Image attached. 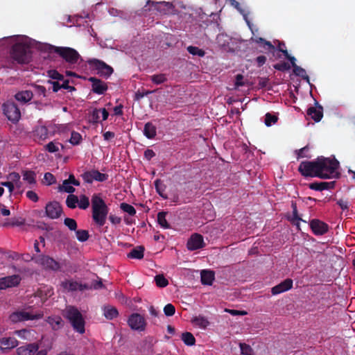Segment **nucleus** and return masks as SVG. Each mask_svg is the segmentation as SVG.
I'll return each instance as SVG.
<instances>
[{
    "label": "nucleus",
    "mask_w": 355,
    "mask_h": 355,
    "mask_svg": "<svg viewBox=\"0 0 355 355\" xmlns=\"http://www.w3.org/2000/svg\"><path fill=\"white\" fill-rule=\"evenodd\" d=\"M338 164L335 159L321 157L315 162H302L299 171L304 176L327 179L336 176Z\"/></svg>",
    "instance_id": "obj_1"
},
{
    "label": "nucleus",
    "mask_w": 355,
    "mask_h": 355,
    "mask_svg": "<svg viewBox=\"0 0 355 355\" xmlns=\"http://www.w3.org/2000/svg\"><path fill=\"white\" fill-rule=\"evenodd\" d=\"M63 316L67 318L71 324L73 329L78 333L83 334L85 333V322L81 313L78 309L73 306H67L62 311Z\"/></svg>",
    "instance_id": "obj_2"
},
{
    "label": "nucleus",
    "mask_w": 355,
    "mask_h": 355,
    "mask_svg": "<svg viewBox=\"0 0 355 355\" xmlns=\"http://www.w3.org/2000/svg\"><path fill=\"white\" fill-rule=\"evenodd\" d=\"M92 205L93 219L100 226L103 225L108 213L106 205L103 199L96 195L92 197Z\"/></svg>",
    "instance_id": "obj_3"
},
{
    "label": "nucleus",
    "mask_w": 355,
    "mask_h": 355,
    "mask_svg": "<svg viewBox=\"0 0 355 355\" xmlns=\"http://www.w3.org/2000/svg\"><path fill=\"white\" fill-rule=\"evenodd\" d=\"M30 307L23 309V310H18V311L12 312L9 315V318H8L9 320L12 323H17V322L26 321V320H38L43 317L44 313L40 311L36 313H33L28 311V309Z\"/></svg>",
    "instance_id": "obj_4"
},
{
    "label": "nucleus",
    "mask_w": 355,
    "mask_h": 355,
    "mask_svg": "<svg viewBox=\"0 0 355 355\" xmlns=\"http://www.w3.org/2000/svg\"><path fill=\"white\" fill-rule=\"evenodd\" d=\"M11 55L12 58L19 63L28 62L30 60L29 46L17 43L13 46Z\"/></svg>",
    "instance_id": "obj_5"
},
{
    "label": "nucleus",
    "mask_w": 355,
    "mask_h": 355,
    "mask_svg": "<svg viewBox=\"0 0 355 355\" xmlns=\"http://www.w3.org/2000/svg\"><path fill=\"white\" fill-rule=\"evenodd\" d=\"M48 49L50 51H53L58 53L67 62L71 63V64L76 63L80 57L78 52L71 48L57 47V46H54L52 45H49Z\"/></svg>",
    "instance_id": "obj_6"
},
{
    "label": "nucleus",
    "mask_w": 355,
    "mask_h": 355,
    "mask_svg": "<svg viewBox=\"0 0 355 355\" xmlns=\"http://www.w3.org/2000/svg\"><path fill=\"white\" fill-rule=\"evenodd\" d=\"M4 114L8 120L17 122L21 117V112L16 104L12 101H7L3 105Z\"/></svg>",
    "instance_id": "obj_7"
},
{
    "label": "nucleus",
    "mask_w": 355,
    "mask_h": 355,
    "mask_svg": "<svg viewBox=\"0 0 355 355\" xmlns=\"http://www.w3.org/2000/svg\"><path fill=\"white\" fill-rule=\"evenodd\" d=\"M128 322L130 328L134 330L144 331L146 329V322L145 318L139 313L132 314Z\"/></svg>",
    "instance_id": "obj_8"
},
{
    "label": "nucleus",
    "mask_w": 355,
    "mask_h": 355,
    "mask_svg": "<svg viewBox=\"0 0 355 355\" xmlns=\"http://www.w3.org/2000/svg\"><path fill=\"white\" fill-rule=\"evenodd\" d=\"M36 262L46 270H58L60 268L58 262L53 258L46 255H40L37 257L36 258Z\"/></svg>",
    "instance_id": "obj_9"
},
{
    "label": "nucleus",
    "mask_w": 355,
    "mask_h": 355,
    "mask_svg": "<svg viewBox=\"0 0 355 355\" xmlns=\"http://www.w3.org/2000/svg\"><path fill=\"white\" fill-rule=\"evenodd\" d=\"M17 355H46V352L44 350L38 351L37 345L30 344L17 348Z\"/></svg>",
    "instance_id": "obj_10"
},
{
    "label": "nucleus",
    "mask_w": 355,
    "mask_h": 355,
    "mask_svg": "<svg viewBox=\"0 0 355 355\" xmlns=\"http://www.w3.org/2000/svg\"><path fill=\"white\" fill-rule=\"evenodd\" d=\"M20 282L21 277L17 275L0 278V290L17 286Z\"/></svg>",
    "instance_id": "obj_11"
},
{
    "label": "nucleus",
    "mask_w": 355,
    "mask_h": 355,
    "mask_svg": "<svg viewBox=\"0 0 355 355\" xmlns=\"http://www.w3.org/2000/svg\"><path fill=\"white\" fill-rule=\"evenodd\" d=\"M46 214L51 219H55L60 216L62 210L60 204L57 202H51L46 205Z\"/></svg>",
    "instance_id": "obj_12"
},
{
    "label": "nucleus",
    "mask_w": 355,
    "mask_h": 355,
    "mask_svg": "<svg viewBox=\"0 0 355 355\" xmlns=\"http://www.w3.org/2000/svg\"><path fill=\"white\" fill-rule=\"evenodd\" d=\"M189 250H196L202 248L205 245L203 237L199 234H193L191 236L187 243Z\"/></svg>",
    "instance_id": "obj_13"
},
{
    "label": "nucleus",
    "mask_w": 355,
    "mask_h": 355,
    "mask_svg": "<svg viewBox=\"0 0 355 355\" xmlns=\"http://www.w3.org/2000/svg\"><path fill=\"white\" fill-rule=\"evenodd\" d=\"M91 63L94 64V66L98 70V73L101 76L107 77L110 76L113 72V69L103 62L98 60H94L91 61Z\"/></svg>",
    "instance_id": "obj_14"
},
{
    "label": "nucleus",
    "mask_w": 355,
    "mask_h": 355,
    "mask_svg": "<svg viewBox=\"0 0 355 355\" xmlns=\"http://www.w3.org/2000/svg\"><path fill=\"white\" fill-rule=\"evenodd\" d=\"M83 178L87 182L90 183L94 180L103 182L107 179V175L106 174L101 173L98 171H91L85 173L83 175Z\"/></svg>",
    "instance_id": "obj_15"
},
{
    "label": "nucleus",
    "mask_w": 355,
    "mask_h": 355,
    "mask_svg": "<svg viewBox=\"0 0 355 355\" xmlns=\"http://www.w3.org/2000/svg\"><path fill=\"white\" fill-rule=\"evenodd\" d=\"M61 286L67 291H83L89 288L87 284H81L70 280L62 282Z\"/></svg>",
    "instance_id": "obj_16"
},
{
    "label": "nucleus",
    "mask_w": 355,
    "mask_h": 355,
    "mask_svg": "<svg viewBox=\"0 0 355 355\" xmlns=\"http://www.w3.org/2000/svg\"><path fill=\"white\" fill-rule=\"evenodd\" d=\"M293 286V281L291 279H286L278 285L274 286L271 292L272 295H277L284 291L290 290Z\"/></svg>",
    "instance_id": "obj_17"
},
{
    "label": "nucleus",
    "mask_w": 355,
    "mask_h": 355,
    "mask_svg": "<svg viewBox=\"0 0 355 355\" xmlns=\"http://www.w3.org/2000/svg\"><path fill=\"white\" fill-rule=\"evenodd\" d=\"M310 226L315 234L322 235L327 231V225L319 220H313Z\"/></svg>",
    "instance_id": "obj_18"
},
{
    "label": "nucleus",
    "mask_w": 355,
    "mask_h": 355,
    "mask_svg": "<svg viewBox=\"0 0 355 355\" xmlns=\"http://www.w3.org/2000/svg\"><path fill=\"white\" fill-rule=\"evenodd\" d=\"M89 80L92 83V90L94 93L101 94L107 89L106 83L96 78H90Z\"/></svg>",
    "instance_id": "obj_19"
},
{
    "label": "nucleus",
    "mask_w": 355,
    "mask_h": 355,
    "mask_svg": "<svg viewBox=\"0 0 355 355\" xmlns=\"http://www.w3.org/2000/svg\"><path fill=\"white\" fill-rule=\"evenodd\" d=\"M18 345L17 340L14 338H3L0 339V350L12 349Z\"/></svg>",
    "instance_id": "obj_20"
},
{
    "label": "nucleus",
    "mask_w": 355,
    "mask_h": 355,
    "mask_svg": "<svg viewBox=\"0 0 355 355\" xmlns=\"http://www.w3.org/2000/svg\"><path fill=\"white\" fill-rule=\"evenodd\" d=\"M307 114L315 121H320L322 117V107L321 106L311 107L307 110Z\"/></svg>",
    "instance_id": "obj_21"
},
{
    "label": "nucleus",
    "mask_w": 355,
    "mask_h": 355,
    "mask_svg": "<svg viewBox=\"0 0 355 355\" xmlns=\"http://www.w3.org/2000/svg\"><path fill=\"white\" fill-rule=\"evenodd\" d=\"M173 5L170 2L163 1L155 3L156 10L163 14L169 13L173 9Z\"/></svg>",
    "instance_id": "obj_22"
},
{
    "label": "nucleus",
    "mask_w": 355,
    "mask_h": 355,
    "mask_svg": "<svg viewBox=\"0 0 355 355\" xmlns=\"http://www.w3.org/2000/svg\"><path fill=\"white\" fill-rule=\"evenodd\" d=\"M33 96L32 92L26 90L17 93L15 97L18 101L26 103L32 99Z\"/></svg>",
    "instance_id": "obj_23"
},
{
    "label": "nucleus",
    "mask_w": 355,
    "mask_h": 355,
    "mask_svg": "<svg viewBox=\"0 0 355 355\" xmlns=\"http://www.w3.org/2000/svg\"><path fill=\"white\" fill-rule=\"evenodd\" d=\"M214 279V273L211 270H202L201 282L203 284L211 285Z\"/></svg>",
    "instance_id": "obj_24"
},
{
    "label": "nucleus",
    "mask_w": 355,
    "mask_h": 355,
    "mask_svg": "<svg viewBox=\"0 0 355 355\" xmlns=\"http://www.w3.org/2000/svg\"><path fill=\"white\" fill-rule=\"evenodd\" d=\"M46 322L51 326L54 330H58L62 327V320L60 316L49 317Z\"/></svg>",
    "instance_id": "obj_25"
},
{
    "label": "nucleus",
    "mask_w": 355,
    "mask_h": 355,
    "mask_svg": "<svg viewBox=\"0 0 355 355\" xmlns=\"http://www.w3.org/2000/svg\"><path fill=\"white\" fill-rule=\"evenodd\" d=\"M103 314L107 319L112 320L117 317L119 313L116 308L107 306L103 309Z\"/></svg>",
    "instance_id": "obj_26"
},
{
    "label": "nucleus",
    "mask_w": 355,
    "mask_h": 355,
    "mask_svg": "<svg viewBox=\"0 0 355 355\" xmlns=\"http://www.w3.org/2000/svg\"><path fill=\"white\" fill-rule=\"evenodd\" d=\"M333 185V182H315L310 184L309 188L313 190L322 191L331 188Z\"/></svg>",
    "instance_id": "obj_27"
},
{
    "label": "nucleus",
    "mask_w": 355,
    "mask_h": 355,
    "mask_svg": "<svg viewBox=\"0 0 355 355\" xmlns=\"http://www.w3.org/2000/svg\"><path fill=\"white\" fill-rule=\"evenodd\" d=\"M144 133L148 139L154 138L156 135V128L151 123H146L144 126Z\"/></svg>",
    "instance_id": "obj_28"
},
{
    "label": "nucleus",
    "mask_w": 355,
    "mask_h": 355,
    "mask_svg": "<svg viewBox=\"0 0 355 355\" xmlns=\"http://www.w3.org/2000/svg\"><path fill=\"white\" fill-rule=\"evenodd\" d=\"M144 248L141 246H139L135 249H133L129 254L128 257L135 258V259H141L144 257Z\"/></svg>",
    "instance_id": "obj_29"
},
{
    "label": "nucleus",
    "mask_w": 355,
    "mask_h": 355,
    "mask_svg": "<svg viewBox=\"0 0 355 355\" xmlns=\"http://www.w3.org/2000/svg\"><path fill=\"white\" fill-rule=\"evenodd\" d=\"M182 340L187 345H193L196 339L192 334L189 332H184L182 334Z\"/></svg>",
    "instance_id": "obj_30"
},
{
    "label": "nucleus",
    "mask_w": 355,
    "mask_h": 355,
    "mask_svg": "<svg viewBox=\"0 0 355 355\" xmlns=\"http://www.w3.org/2000/svg\"><path fill=\"white\" fill-rule=\"evenodd\" d=\"M192 322L201 328L205 329L209 325L208 320L203 317H196L192 320Z\"/></svg>",
    "instance_id": "obj_31"
},
{
    "label": "nucleus",
    "mask_w": 355,
    "mask_h": 355,
    "mask_svg": "<svg viewBox=\"0 0 355 355\" xmlns=\"http://www.w3.org/2000/svg\"><path fill=\"white\" fill-rule=\"evenodd\" d=\"M150 80L156 85L165 83L167 80L166 75L164 73L156 74L150 76Z\"/></svg>",
    "instance_id": "obj_32"
},
{
    "label": "nucleus",
    "mask_w": 355,
    "mask_h": 355,
    "mask_svg": "<svg viewBox=\"0 0 355 355\" xmlns=\"http://www.w3.org/2000/svg\"><path fill=\"white\" fill-rule=\"evenodd\" d=\"M166 213L164 212V211L158 213L157 220H158L159 224L162 227L167 229V228H169V225L166 220Z\"/></svg>",
    "instance_id": "obj_33"
},
{
    "label": "nucleus",
    "mask_w": 355,
    "mask_h": 355,
    "mask_svg": "<svg viewBox=\"0 0 355 355\" xmlns=\"http://www.w3.org/2000/svg\"><path fill=\"white\" fill-rule=\"evenodd\" d=\"M239 346L243 355H255L254 350L249 345L240 343Z\"/></svg>",
    "instance_id": "obj_34"
},
{
    "label": "nucleus",
    "mask_w": 355,
    "mask_h": 355,
    "mask_svg": "<svg viewBox=\"0 0 355 355\" xmlns=\"http://www.w3.org/2000/svg\"><path fill=\"white\" fill-rule=\"evenodd\" d=\"M155 280L157 286L165 287L168 284V280L164 277L163 275H156Z\"/></svg>",
    "instance_id": "obj_35"
},
{
    "label": "nucleus",
    "mask_w": 355,
    "mask_h": 355,
    "mask_svg": "<svg viewBox=\"0 0 355 355\" xmlns=\"http://www.w3.org/2000/svg\"><path fill=\"white\" fill-rule=\"evenodd\" d=\"M78 202V197L72 194L69 195L66 200L67 205L70 208H75Z\"/></svg>",
    "instance_id": "obj_36"
},
{
    "label": "nucleus",
    "mask_w": 355,
    "mask_h": 355,
    "mask_svg": "<svg viewBox=\"0 0 355 355\" xmlns=\"http://www.w3.org/2000/svg\"><path fill=\"white\" fill-rule=\"evenodd\" d=\"M187 51L193 55H198L200 57L205 55V51L196 46H189L187 47Z\"/></svg>",
    "instance_id": "obj_37"
},
{
    "label": "nucleus",
    "mask_w": 355,
    "mask_h": 355,
    "mask_svg": "<svg viewBox=\"0 0 355 355\" xmlns=\"http://www.w3.org/2000/svg\"><path fill=\"white\" fill-rule=\"evenodd\" d=\"M120 207L123 211L129 214L130 216H134L136 214L135 209L130 205L121 203Z\"/></svg>",
    "instance_id": "obj_38"
},
{
    "label": "nucleus",
    "mask_w": 355,
    "mask_h": 355,
    "mask_svg": "<svg viewBox=\"0 0 355 355\" xmlns=\"http://www.w3.org/2000/svg\"><path fill=\"white\" fill-rule=\"evenodd\" d=\"M9 182H12L14 185H16L17 187H20V176L17 173H11L8 175Z\"/></svg>",
    "instance_id": "obj_39"
},
{
    "label": "nucleus",
    "mask_w": 355,
    "mask_h": 355,
    "mask_svg": "<svg viewBox=\"0 0 355 355\" xmlns=\"http://www.w3.org/2000/svg\"><path fill=\"white\" fill-rule=\"evenodd\" d=\"M77 239L79 241L84 242L89 238V233L86 230H78L76 232Z\"/></svg>",
    "instance_id": "obj_40"
},
{
    "label": "nucleus",
    "mask_w": 355,
    "mask_h": 355,
    "mask_svg": "<svg viewBox=\"0 0 355 355\" xmlns=\"http://www.w3.org/2000/svg\"><path fill=\"white\" fill-rule=\"evenodd\" d=\"M64 225L71 231L76 230L77 223L73 218H66L64 220Z\"/></svg>",
    "instance_id": "obj_41"
},
{
    "label": "nucleus",
    "mask_w": 355,
    "mask_h": 355,
    "mask_svg": "<svg viewBox=\"0 0 355 355\" xmlns=\"http://www.w3.org/2000/svg\"><path fill=\"white\" fill-rule=\"evenodd\" d=\"M60 189L67 193H73L75 191V189L71 185L69 180H64L62 185L60 187Z\"/></svg>",
    "instance_id": "obj_42"
},
{
    "label": "nucleus",
    "mask_w": 355,
    "mask_h": 355,
    "mask_svg": "<svg viewBox=\"0 0 355 355\" xmlns=\"http://www.w3.org/2000/svg\"><path fill=\"white\" fill-rule=\"evenodd\" d=\"M59 146L62 148V145L59 143L49 142L46 145V149L50 153H55L59 150Z\"/></svg>",
    "instance_id": "obj_43"
},
{
    "label": "nucleus",
    "mask_w": 355,
    "mask_h": 355,
    "mask_svg": "<svg viewBox=\"0 0 355 355\" xmlns=\"http://www.w3.org/2000/svg\"><path fill=\"white\" fill-rule=\"evenodd\" d=\"M24 180L30 184L35 183V173L31 171H25L23 173Z\"/></svg>",
    "instance_id": "obj_44"
},
{
    "label": "nucleus",
    "mask_w": 355,
    "mask_h": 355,
    "mask_svg": "<svg viewBox=\"0 0 355 355\" xmlns=\"http://www.w3.org/2000/svg\"><path fill=\"white\" fill-rule=\"evenodd\" d=\"M293 71L297 76H301L309 80V77L306 75L305 70L302 67L297 65H295V67H293Z\"/></svg>",
    "instance_id": "obj_45"
},
{
    "label": "nucleus",
    "mask_w": 355,
    "mask_h": 355,
    "mask_svg": "<svg viewBox=\"0 0 355 355\" xmlns=\"http://www.w3.org/2000/svg\"><path fill=\"white\" fill-rule=\"evenodd\" d=\"M78 203L79 207L83 209H87L89 205V199L85 196H82Z\"/></svg>",
    "instance_id": "obj_46"
},
{
    "label": "nucleus",
    "mask_w": 355,
    "mask_h": 355,
    "mask_svg": "<svg viewBox=\"0 0 355 355\" xmlns=\"http://www.w3.org/2000/svg\"><path fill=\"white\" fill-rule=\"evenodd\" d=\"M164 312L166 316H172L175 312V306L171 304H168L164 306Z\"/></svg>",
    "instance_id": "obj_47"
},
{
    "label": "nucleus",
    "mask_w": 355,
    "mask_h": 355,
    "mask_svg": "<svg viewBox=\"0 0 355 355\" xmlns=\"http://www.w3.org/2000/svg\"><path fill=\"white\" fill-rule=\"evenodd\" d=\"M55 182V177L50 173H46L44 177V183L46 185H51Z\"/></svg>",
    "instance_id": "obj_48"
},
{
    "label": "nucleus",
    "mask_w": 355,
    "mask_h": 355,
    "mask_svg": "<svg viewBox=\"0 0 355 355\" xmlns=\"http://www.w3.org/2000/svg\"><path fill=\"white\" fill-rule=\"evenodd\" d=\"M277 121V117L276 116H272L270 113L266 114L265 119V123L267 126L271 125L272 123H276Z\"/></svg>",
    "instance_id": "obj_49"
},
{
    "label": "nucleus",
    "mask_w": 355,
    "mask_h": 355,
    "mask_svg": "<svg viewBox=\"0 0 355 355\" xmlns=\"http://www.w3.org/2000/svg\"><path fill=\"white\" fill-rule=\"evenodd\" d=\"M245 84L246 82L244 80V77L241 74L236 75L234 83L235 88H238L239 87L241 86H244L245 85Z\"/></svg>",
    "instance_id": "obj_50"
},
{
    "label": "nucleus",
    "mask_w": 355,
    "mask_h": 355,
    "mask_svg": "<svg viewBox=\"0 0 355 355\" xmlns=\"http://www.w3.org/2000/svg\"><path fill=\"white\" fill-rule=\"evenodd\" d=\"M252 40H253L256 43H262L263 46H267L268 47V49H274L273 45L270 42L266 41L264 39H263L261 37H257V38L252 37Z\"/></svg>",
    "instance_id": "obj_51"
},
{
    "label": "nucleus",
    "mask_w": 355,
    "mask_h": 355,
    "mask_svg": "<svg viewBox=\"0 0 355 355\" xmlns=\"http://www.w3.org/2000/svg\"><path fill=\"white\" fill-rule=\"evenodd\" d=\"M155 189H156L157 191L158 192V193L160 196L164 197L163 192L164 191L165 187L162 184V181L160 180H157L155 182Z\"/></svg>",
    "instance_id": "obj_52"
},
{
    "label": "nucleus",
    "mask_w": 355,
    "mask_h": 355,
    "mask_svg": "<svg viewBox=\"0 0 355 355\" xmlns=\"http://www.w3.org/2000/svg\"><path fill=\"white\" fill-rule=\"evenodd\" d=\"M81 139V136L79 133L73 132L70 138V142L72 144H78Z\"/></svg>",
    "instance_id": "obj_53"
},
{
    "label": "nucleus",
    "mask_w": 355,
    "mask_h": 355,
    "mask_svg": "<svg viewBox=\"0 0 355 355\" xmlns=\"http://www.w3.org/2000/svg\"><path fill=\"white\" fill-rule=\"evenodd\" d=\"M48 75L53 79L62 80L63 78V76L55 70L48 71Z\"/></svg>",
    "instance_id": "obj_54"
},
{
    "label": "nucleus",
    "mask_w": 355,
    "mask_h": 355,
    "mask_svg": "<svg viewBox=\"0 0 355 355\" xmlns=\"http://www.w3.org/2000/svg\"><path fill=\"white\" fill-rule=\"evenodd\" d=\"M26 196L28 198L31 200L33 202H37L39 199L37 193L33 191H28L26 192Z\"/></svg>",
    "instance_id": "obj_55"
},
{
    "label": "nucleus",
    "mask_w": 355,
    "mask_h": 355,
    "mask_svg": "<svg viewBox=\"0 0 355 355\" xmlns=\"http://www.w3.org/2000/svg\"><path fill=\"white\" fill-rule=\"evenodd\" d=\"M225 311L230 313L232 315H245L247 314V312L245 311H238L233 309H226Z\"/></svg>",
    "instance_id": "obj_56"
},
{
    "label": "nucleus",
    "mask_w": 355,
    "mask_h": 355,
    "mask_svg": "<svg viewBox=\"0 0 355 355\" xmlns=\"http://www.w3.org/2000/svg\"><path fill=\"white\" fill-rule=\"evenodd\" d=\"M275 68L280 71H285L290 69L291 67L288 64L284 62L276 64Z\"/></svg>",
    "instance_id": "obj_57"
},
{
    "label": "nucleus",
    "mask_w": 355,
    "mask_h": 355,
    "mask_svg": "<svg viewBox=\"0 0 355 355\" xmlns=\"http://www.w3.org/2000/svg\"><path fill=\"white\" fill-rule=\"evenodd\" d=\"M88 286V288L87 289H91V288H94V289H100L103 287V283L101 281H96V282H94L90 286L87 285Z\"/></svg>",
    "instance_id": "obj_58"
},
{
    "label": "nucleus",
    "mask_w": 355,
    "mask_h": 355,
    "mask_svg": "<svg viewBox=\"0 0 355 355\" xmlns=\"http://www.w3.org/2000/svg\"><path fill=\"white\" fill-rule=\"evenodd\" d=\"M338 205L342 209H347L348 208V203L346 200L340 199L337 202Z\"/></svg>",
    "instance_id": "obj_59"
},
{
    "label": "nucleus",
    "mask_w": 355,
    "mask_h": 355,
    "mask_svg": "<svg viewBox=\"0 0 355 355\" xmlns=\"http://www.w3.org/2000/svg\"><path fill=\"white\" fill-rule=\"evenodd\" d=\"M100 111L101 110H98L97 109H95L94 110H93L92 116V120L94 121V122H96L98 120V119L100 118V116H99Z\"/></svg>",
    "instance_id": "obj_60"
},
{
    "label": "nucleus",
    "mask_w": 355,
    "mask_h": 355,
    "mask_svg": "<svg viewBox=\"0 0 355 355\" xmlns=\"http://www.w3.org/2000/svg\"><path fill=\"white\" fill-rule=\"evenodd\" d=\"M1 184L3 186H5L7 188H8L10 193L12 192V191L14 189V184L12 182H10L8 181V182H2Z\"/></svg>",
    "instance_id": "obj_61"
},
{
    "label": "nucleus",
    "mask_w": 355,
    "mask_h": 355,
    "mask_svg": "<svg viewBox=\"0 0 355 355\" xmlns=\"http://www.w3.org/2000/svg\"><path fill=\"white\" fill-rule=\"evenodd\" d=\"M37 134L41 136L46 137L47 135V130L45 127H40L37 130Z\"/></svg>",
    "instance_id": "obj_62"
},
{
    "label": "nucleus",
    "mask_w": 355,
    "mask_h": 355,
    "mask_svg": "<svg viewBox=\"0 0 355 355\" xmlns=\"http://www.w3.org/2000/svg\"><path fill=\"white\" fill-rule=\"evenodd\" d=\"M144 155L148 159H150L155 156V153L152 150H146L144 153Z\"/></svg>",
    "instance_id": "obj_63"
},
{
    "label": "nucleus",
    "mask_w": 355,
    "mask_h": 355,
    "mask_svg": "<svg viewBox=\"0 0 355 355\" xmlns=\"http://www.w3.org/2000/svg\"><path fill=\"white\" fill-rule=\"evenodd\" d=\"M266 60V58L264 55H260L257 58V61L259 66L263 65Z\"/></svg>",
    "instance_id": "obj_64"
}]
</instances>
